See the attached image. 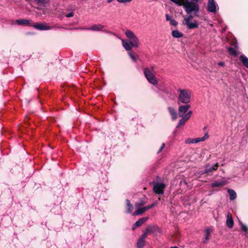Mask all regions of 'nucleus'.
Returning <instances> with one entry per match:
<instances>
[{"instance_id": "e433bc0d", "label": "nucleus", "mask_w": 248, "mask_h": 248, "mask_svg": "<svg viewBox=\"0 0 248 248\" xmlns=\"http://www.w3.org/2000/svg\"><path fill=\"white\" fill-rule=\"evenodd\" d=\"M48 0H36V2L38 3H46Z\"/></svg>"}, {"instance_id": "39448f33", "label": "nucleus", "mask_w": 248, "mask_h": 248, "mask_svg": "<svg viewBox=\"0 0 248 248\" xmlns=\"http://www.w3.org/2000/svg\"><path fill=\"white\" fill-rule=\"evenodd\" d=\"M32 26L36 29L41 31L49 30L52 29V27L48 26L46 23H36Z\"/></svg>"}, {"instance_id": "4468645a", "label": "nucleus", "mask_w": 248, "mask_h": 248, "mask_svg": "<svg viewBox=\"0 0 248 248\" xmlns=\"http://www.w3.org/2000/svg\"><path fill=\"white\" fill-rule=\"evenodd\" d=\"M148 219V217H142L137 221L133 225L132 230H134L136 228L140 226L144 222H145Z\"/></svg>"}, {"instance_id": "72a5a7b5", "label": "nucleus", "mask_w": 248, "mask_h": 248, "mask_svg": "<svg viewBox=\"0 0 248 248\" xmlns=\"http://www.w3.org/2000/svg\"><path fill=\"white\" fill-rule=\"evenodd\" d=\"M191 93L190 91L187 90V103L189 101L190 98L191 97Z\"/></svg>"}, {"instance_id": "7ed1b4c3", "label": "nucleus", "mask_w": 248, "mask_h": 248, "mask_svg": "<svg viewBox=\"0 0 248 248\" xmlns=\"http://www.w3.org/2000/svg\"><path fill=\"white\" fill-rule=\"evenodd\" d=\"M192 1H188L187 0L186 10L188 12L196 13L199 11V6L198 2L200 0H191Z\"/></svg>"}, {"instance_id": "b1692460", "label": "nucleus", "mask_w": 248, "mask_h": 248, "mask_svg": "<svg viewBox=\"0 0 248 248\" xmlns=\"http://www.w3.org/2000/svg\"><path fill=\"white\" fill-rule=\"evenodd\" d=\"M228 192L230 195V200L232 201L236 199V193L234 190L232 189H228Z\"/></svg>"}, {"instance_id": "f704fd0d", "label": "nucleus", "mask_w": 248, "mask_h": 248, "mask_svg": "<svg viewBox=\"0 0 248 248\" xmlns=\"http://www.w3.org/2000/svg\"><path fill=\"white\" fill-rule=\"evenodd\" d=\"M117 0V1H118L120 3H125V2H130L132 0Z\"/></svg>"}, {"instance_id": "2eb2a0df", "label": "nucleus", "mask_w": 248, "mask_h": 248, "mask_svg": "<svg viewBox=\"0 0 248 248\" xmlns=\"http://www.w3.org/2000/svg\"><path fill=\"white\" fill-rule=\"evenodd\" d=\"M226 225L229 228H232L233 226V220L230 213H228L227 215Z\"/></svg>"}, {"instance_id": "c03bdc74", "label": "nucleus", "mask_w": 248, "mask_h": 248, "mask_svg": "<svg viewBox=\"0 0 248 248\" xmlns=\"http://www.w3.org/2000/svg\"><path fill=\"white\" fill-rule=\"evenodd\" d=\"M36 1V0H35Z\"/></svg>"}, {"instance_id": "a19ab883", "label": "nucleus", "mask_w": 248, "mask_h": 248, "mask_svg": "<svg viewBox=\"0 0 248 248\" xmlns=\"http://www.w3.org/2000/svg\"><path fill=\"white\" fill-rule=\"evenodd\" d=\"M186 107H187V110L190 107V105L187 104Z\"/></svg>"}, {"instance_id": "f3484780", "label": "nucleus", "mask_w": 248, "mask_h": 248, "mask_svg": "<svg viewBox=\"0 0 248 248\" xmlns=\"http://www.w3.org/2000/svg\"><path fill=\"white\" fill-rule=\"evenodd\" d=\"M158 230V228L155 226L149 225L144 230V231L148 234L154 233Z\"/></svg>"}, {"instance_id": "423d86ee", "label": "nucleus", "mask_w": 248, "mask_h": 248, "mask_svg": "<svg viewBox=\"0 0 248 248\" xmlns=\"http://www.w3.org/2000/svg\"><path fill=\"white\" fill-rule=\"evenodd\" d=\"M155 203H153L151 205L146 206L144 207L137 209L134 213H132V216H137L139 215H140L142 213H144L147 210H148L151 209V208L153 207L154 206H155Z\"/></svg>"}, {"instance_id": "ea45409f", "label": "nucleus", "mask_w": 248, "mask_h": 248, "mask_svg": "<svg viewBox=\"0 0 248 248\" xmlns=\"http://www.w3.org/2000/svg\"><path fill=\"white\" fill-rule=\"evenodd\" d=\"M217 64L219 66H224L225 65L224 62H218Z\"/></svg>"}, {"instance_id": "6e6552de", "label": "nucleus", "mask_w": 248, "mask_h": 248, "mask_svg": "<svg viewBox=\"0 0 248 248\" xmlns=\"http://www.w3.org/2000/svg\"><path fill=\"white\" fill-rule=\"evenodd\" d=\"M165 185L162 183H156L154 185V191L155 193L158 194H162L164 193V188Z\"/></svg>"}, {"instance_id": "2f4dec72", "label": "nucleus", "mask_w": 248, "mask_h": 248, "mask_svg": "<svg viewBox=\"0 0 248 248\" xmlns=\"http://www.w3.org/2000/svg\"><path fill=\"white\" fill-rule=\"evenodd\" d=\"M240 227H241V230L244 232H247V231L248 230L247 227L243 224H241Z\"/></svg>"}, {"instance_id": "bb28decb", "label": "nucleus", "mask_w": 248, "mask_h": 248, "mask_svg": "<svg viewBox=\"0 0 248 248\" xmlns=\"http://www.w3.org/2000/svg\"><path fill=\"white\" fill-rule=\"evenodd\" d=\"M144 245V240H143L142 239H139L137 242V247L138 248H142Z\"/></svg>"}, {"instance_id": "aec40b11", "label": "nucleus", "mask_w": 248, "mask_h": 248, "mask_svg": "<svg viewBox=\"0 0 248 248\" xmlns=\"http://www.w3.org/2000/svg\"><path fill=\"white\" fill-rule=\"evenodd\" d=\"M179 6H183L184 9L186 11V0H170Z\"/></svg>"}, {"instance_id": "412c9836", "label": "nucleus", "mask_w": 248, "mask_h": 248, "mask_svg": "<svg viewBox=\"0 0 248 248\" xmlns=\"http://www.w3.org/2000/svg\"><path fill=\"white\" fill-rule=\"evenodd\" d=\"M171 35L173 38H179L182 37L184 34L178 31L174 30L171 32Z\"/></svg>"}, {"instance_id": "cd10ccee", "label": "nucleus", "mask_w": 248, "mask_h": 248, "mask_svg": "<svg viewBox=\"0 0 248 248\" xmlns=\"http://www.w3.org/2000/svg\"><path fill=\"white\" fill-rule=\"evenodd\" d=\"M228 51L229 53L233 56L237 55V51L232 47H229L228 48Z\"/></svg>"}, {"instance_id": "ddd939ff", "label": "nucleus", "mask_w": 248, "mask_h": 248, "mask_svg": "<svg viewBox=\"0 0 248 248\" xmlns=\"http://www.w3.org/2000/svg\"><path fill=\"white\" fill-rule=\"evenodd\" d=\"M213 231V227H209L206 228L204 231V237L203 240V242L204 243H207L208 240L210 238V236L211 234V232Z\"/></svg>"}, {"instance_id": "c85d7f7f", "label": "nucleus", "mask_w": 248, "mask_h": 248, "mask_svg": "<svg viewBox=\"0 0 248 248\" xmlns=\"http://www.w3.org/2000/svg\"><path fill=\"white\" fill-rule=\"evenodd\" d=\"M145 202L143 201H140V202H136L135 204V207L137 209L140 208V207L144 205Z\"/></svg>"}, {"instance_id": "0eeeda50", "label": "nucleus", "mask_w": 248, "mask_h": 248, "mask_svg": "<svg viewBox=\"0 0 248 248\" xmlns=\"http://www.w3.org/2000/svg\"><path fill=\"white\" fill-rule=\"evenodd\" d=\"M11 24L12 25L16 24L18 25L32 26L31 21L25 19H19L16 20H13Z\"/></svg>"}, {"instance_id": "6ab92c4d", "label": "nucleus", "mask_w": 248, "mask_h": 248, "mask_svg": "<svg viewBox=\"0 0 248 248\" xmlns=\"http://www.w3.org/2000/svg\"><path fill=\"white\" fill-rule=\"evenodd\" d=\"M186 105L181 106L179 108L178 115L180 117H186Z\"/></svg>"}, {"instance_id": "5701e85b", "label": "nucleus", "mask_w": 248, "mask_h": 248, "mask_svg": "<svg viewBox=\"0 0 248 248\" xmlns=\"http://www.w3.org/2000/svg\"><path fill=\"white\" fill-rule=\"evenodd\" d=\"M169 111L171 116L172 119L174 120L176 119L177 117V114L175 110L171 107L168 108Z\"/></svg>"}, {"instance_id": "4c0bfd02", "label": "nucleus", "mask_w": 248, "mask_h": 248, "mask_svg": "<svg viewBox=\"0 0 248 248\" xmlns=\"http://www.w3.org/2000/svg\"><path fill=\"white\" fill-rule=\"evenodd\" d=\"M164 147H165V144L164 143H162V144L161 145L159 150L157 152V154H159L160 152H161V151L164 149Z\"/></svg>"}, {"instance_id": "9b49d317", "label": "nucleus", "mask_w": 248, "mask_h": 248, "mask_svg": "<svg viewBox=\"0 0 248 248\" xmlns=\"http://www.w3.org/2000/svg\"><path fill=\"white\" fill-rule=\"evenodd\" d=\"M218 167V164L216 163L213 166H211L209 165H207L205 167V169L204 171V173H206L209 175L212 174L213 171L216 170L217 169ZM204 173V172L202 173V174Z\"/></svg>"}, {"instance_id": "dca6fc26", "label": "nucleus", "mask_w": 248, "mask_h": 248, "mask_svg": "<svg viewBox=\"0 0 248 248\" xmlns=\"http://www.w3.org/2000/svg\"><path fill=\"white\" fill-rule=\"evenodd\" d=\"M104 27V26L101 24H93L90 27L87 28V30L93 31H101Z\"/></svg>"}, {"instance_id": "58836bf2", "label": "nucleus", "mask_w": 248, "mask_h": 248, "mask_svg": "<svg viewBox=\"0 0 248 248\" xmlns=\"http://www.w3.org/2000/svg\"><path fill=\"white\" fill-rule=\"evenodd\" d=\"M73 16H74L73 13V12H71V13L67 14L66 15V16L67 17H71Z\"/></svg>"}, {"instance_id": "f257e3e1", "label": "nucleus", "mask_w": 248, "mask_h": 248, "mask_svg": "<svg viewBox=\"0 0 248 248\" xmlns=\"http://www.w3.org/2000/svg\"><path fill=\"white\" fill-rule=\"evenodd\" d=\"M125 34L128 39V40L123 39L122 45L126 50H130L133 47L137 48L140 45V40L133 31L126 30L125 31Z\"/></svg>"}, {"instance_id": "c756f323", "label": "nucleus", "mask_w": 248, "mask_h": 248, "mask_svg": "<svg viewBox=\"0 0 248 248\" xmlns=\"http://www.w3.org/2000/svg\"><path fill=\"white\" fill-rule=\"evenodd\" d=\"M182 118H183L179 121L178 126L184 125L185 123L186 122V117H183Z\"/></svg>"}, {"instance_id": "473e14b6", "label": "nucleus", "mask_w": 248, "mask_h": 248, "mask_svg": "<svg viewBox=\"0 0 248 248\" xmlns=\"http://www.w3.org/2000/svg\"><path fill=\"white\" fill-rule=\"evenodd\" d=\"M148 234L144 231L143 234L140 237V239H142L143 240H144L145 238L147 237Z\"/></svg>"}, {"instance_id": "4be33fe9", "label": "nucleus", "mask_w": 248, "mask_h": 248, "mask_svg": "<svg viewBox=\"0 0 248 248\" xmlns=\"http://www.w3.org/2000/svg\"><path fill=\"white\" fill-rule=\"evenodd\" d=\"M240 60H241L243 64L247 68H248V58L244 55H241L240 56Z\"/></svg>"}, {"instance_id": "7c9ffc66", "label": "nucleus", "mask_w": 248, "mask_h": 248, "mask_svg": "<svg viewBox=\"0 0 248 248\" xmlns=\"http://www.w3.org/2000/svg\"><path fill=\"white\" fill-rule=\"evenodd\" d=\"M129 55L134 62H136L137 61V56H135L133 53L130 52L129 53Z\"/></svg>"}, {"instance_id": "79ce46f5", "label": "nucleus", "mask_w": 248, "mask_h": 248, "mask_svg": "<svg viewBox=\"0 0 248 248\" xmlns=\"http://www.w3.org/2000/svg\"><path fill=\"white\" fill-rule=\"evenodd\" d=\"M185 22H186V18H185L183 21V23H185Z\"/></svg>"}, {"instance_id": "393cba45", "label": "nucleus", "mask_w": 248, "mask_h": 248, "mask_svg": "<svg viewBox=\"0 0 248 248\" xmlns=\"http://www.w3.org/2000/svg\"><path fill=\"white\" fill-rule=\"evenodd\" d=\"M225 184L224 181H216L211 184V186L213 187H218L223 186Z\"/></svg>"}, {"instance_id": "9d476101", "label": "nucleus", "mask_w": 248, "mask_h": 248, "mask_svg": "<svg viewBox=\"0 0 248 248\" xmlns=\"http://www.w3.org/2000/svg\"><path fill=\"white\" fill-rule=\"evenodd\" d=\"M217 5L214 0H208L207 9L208 11L211 13H215L216 11Z\"/></svg>"}, {"instance_id": "37998d69", "label": "nucleus", "mask_w": 248, "mask_h": 248, "mask_svg": "<svg viewBox=\"0 0 248 248\" xmlns=\"http://www.w3.org/2000/svg\"><path fill=\"white\" fill-rule=\"evenodd\" d=\"M170 248H178L177 247H171Z\"/></svg>"}, {"instance_id": "20e7f679", "label": "nucleus", "mask_w": 248, "mask_h": 248, "mask_svg": "<svg viewBox=\"0 0 248 248\" xmlns=\"http://www.w3.org/2000/svg\"><path fill=\"white\" fill-rule=\"evenodd\" d=\"M209 138L208 133H205L202 137L194 139H187V143H197L199 142L204 141Z\"/></svg>"}, {"instance_id": "f03ea898", "label": "nucleus", "mask_w": 248, "mask_h": 248, "mask_svg": "<svg viewBox=\"0 0 248 248\" xmlns=\"http://www.w3.org/2000/svg\"><path fill=\"white\" fill-rule=\"evenodd\" d=\"M155 69L154 66H151L150 67L145 68L143 71L144 76L148 81L154 85L158 83V80L154 74Z\"/></svg>"}, {"instance_id": "1a4fd4ad", "label": "nucleus", "mask_w": 248, "mask_h": 248, "mask_svg": "<svg viewBox=\"0 0 248 248\" xmlns=\"http://www.w3.org/2000/svg\"><path fill=\"white\" fill-rule=\"evenodd\" d=\"M190 12L187 13V28L189 29H194L197 28L198 26V24L196 21H194L193 22H190V19L192 18L191 16H188V14Z\"/></svg>"}, {"instance_id": "a878e982", "label": "nucleus", "mask_w": 248, "mask_h": 248, "mask_svg": "<svg viewBox=\"0 0 248 248\" xmlns=\"http://www.w3.org/2000/svg\"><path fill=\"white\" fill-rule=\"evenodd\" d=\"M126 202L127 206V213H130L133 209V206L130 203L128 200H126Z\"/></svg>"}, {"instance_id": "f8f14e48", "label": "nucleus", "mask_w": 248, "mask_h": 248, "mask_svg": "<svg viewBox=\"0 0 248 248\" xmlns=\"http://www.w3.org/2000/svg\"><path fill=\"white\" fill-rule=\"evenodd\" d=\"M180 94L179 96V99L178 101V104H180V102L183 103H186V92L185 90L179 89Z\"/></svg>"}, {"instance_id": "c9c22d12", "label": "nucleus", "mask_w": 248, "mask_h": 248, "mask_svg": "<svg viewBox=\"0 0 248 248\" xmlns=\"http://www.w3.org/2000/svg\"><path fill=\"white\" fill-rule=\"evenodd\" d=\"M192 113V111L191 110H189L187 112V120L191 117Z\"/></svg>"}, {"instance_id": "a211bd4d", "label": "nucleus", "mask_w": 248, "mask_h": 248, "mask_svg": "<svg viewBox=\"0 0 248 248\" xmlns=\"http://www.w3.org/2000/svg\"><path fill=\"white\" fill-rule=\"evenodd\" d=\"M165 17H166V20L167 21L170 22V25L173 26L174 27H175L177 25V24H178L177 22L174 19H173L172 17V16H170L169 14H166Z\"/></svg>"}]
</instances>
